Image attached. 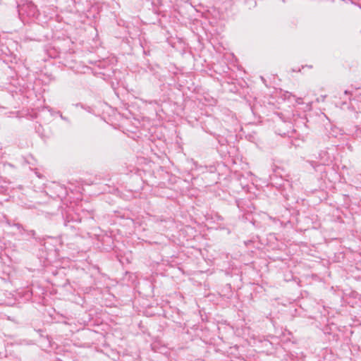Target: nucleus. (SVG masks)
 <instances>
[{
  "instance_id": "f257e3e1",
  "label": "nucleus",
  "mask_w": 361,
  "mask_h": 361,
  "mask_svg": "<svg viewBox=\"0 0 361 361\" xmlns=\"http://www.w3.org/2000/svg\"><path fill=\"white\" fill-rule=\"evenodd\" d=\"M26 7L30 9L28 15L35 16L37 12V7L32 3H29L26 5Z\"/></svg>"
}]
</instances>
